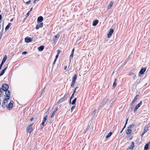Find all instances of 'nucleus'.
I'll return each instance as SVG.
<instances>
[{
  "label": "nucleus",
  "instance_id": "obj_55",
  "mask_svg": "<svg viewBox=\"0 0 150 150\" xmlns=\"http://www.w3.org/2000/svg\"><path fill=\"white\" fill-rule=\"evenodd\" d=\"M33 120V118H32L31 119H30V121H32Z\"/></svg>",
  "mask_w": 150,
  "mask_h": 150
},
{
  "label": "nucleus",
  "instance_id": "obj_16",
  "mask_svg": "<svg viewBox=\"0 0 150 150\" xmlns=\"http://www.w3.org/2000/svg\"><path fill=\"white\" fill-rule=\"evenodd\" d=\"M43 18L42 16L39 17L38 18V21L39 22H41L43 20Z\"/></svg>",
  "mask_w": 150,
  "mask_h": 150
},
{
  "label": "nucleus",
  "instance_id": "obj_26",
  "mask_svg": "<svg viewBox=\"0 0 150 150\" xmlns=\"http://www.w3.org/2000/svg\"><path fill=\"white\" fill-rule=\"evenodd\" d=\"M112 132H110L106 136V138L108 139L109 137H110L111 136V135H112Z\"/></svg>",
  "mask_w": 150,
  "mask_h": 150
},
{
  "label": "nucleus",
  "instance_id": "obj_47",
  "mask_svg": "<svg viewBox=\"0 0 150 150\" xmlns=\"http://www.w3.org/2000/svg\"><path fill=\"white\" fill-rule=\"evenodd\" d=\"M74 48L72 49L71 52L74 53Z\"/></svg>",
  "mask_w": 150,
  "mask_h": 150
},
{
  "label": "nucleus",
  "instance_id": "obj_52",
  "mask_svg": "<svg viewBox=\"0 0 150 150\" xmlns=\"http://www.w3.org/2000/svg\"><path fill=\"white\" fill-rule=\"evenodd\" d=\"M56 41V39L54 38H53V41L54 42H55Z\"/></svg>",
  "mask_w": 150,
  "mask_h": 150
},
{
  "label": "nucleus",
  "instance_id": "obj_6",
  "mask_svg": "<svg viewBox=\"0 0 150 150\" xmlns=\"http://www.w3.org/2000/svg\"><path fill=\"white\" fill-rule=\"evenodd\" d=\"M142 101H140L137 105H136L135 108L134 109V112H135L137 110L140 106L142 104Z\"/></svg>",
  "mask_w": 150,
  "mask_h": 150
},
{
  "label": "nucleus",
  "instance_id": "obj_32",
  "mask_svg": "<svg viewBox=\"0 0 150 150\" xmlns=\"http://www.w3.org/2000/svg\"><path fill=\"white\" fill-rule=\"evenodd\" d=\"M23 0V1L24 3H25L27 4H29L30 3V2L31 1L30 0H29L28 1L25 2V1L26 0Z\"/></svg>",
  "mask_w": 150,
  "mask_h": 150
},
{
  "label": "nucleus",
  "instance_id": "obj_34",
  "mask_svg": "<svg viewBox=\"0 0 150 150\" xmlns=\"http://www.w3.org/2000/svg\"><path fill=\"white\" fill-rule=\"evenodd\" d=\"M75 82L74 81H72L71 83V86L72 87H73L74 86V85L75 84Z\"/></svg>",
  "mask_w": 150,
  "mask_h": 150
},
{
  "label": "nucleus",
  "instance_id": "obj_31",
  "mask_svg": "<svg viewBox=\"0 0 150 150\" xmlns=\"http://www.w3.org/2000/svg\"><path fill=\"white\" fill-rule=\"evenodd\" d=\"M74 53H73L71 52V54L69 57L70 60H71V59L73 57V56Z\"/></svg>",
  "mask_w": 150,
  "mask_h": 150
},
{
  "label": "nucleus",
  "instance_id": "obj_54",
  "mask_svg": "<svg viewBox=\"0 0 150 150\" xmlns=\"http://www.w3.org/2000/svg\"><path fill=\"white\" fill-rule=\"evenodd\" d=\"M145 133H144V132H143V133L141 134V136L142 137V136H143V135H144V134Z\"/></svg>",
  "mask_w": 150,
  "mask_h": 150
},
{
  "label": "nucleus",
  "instance_id": "obj_15",
  "mask_svg": "<svg viewBox=\"0 0 150 150\" xmlns=\"http://www.w3.org/2000/svg\"><path fill=\"white\" fill-rule=\"evenodd\" d=\"M7 68V67H6L5 68H4L2 70L1 72L0 73V76H2V75L4 74V73L6 71V69Z\"/></svg>",
  "mask_w": 150,
  "mask_h": 150
},
{
  "label": "nucleus",
  "instance_id": "obj_2",
  "mask_svg": "<svg viewBox=\"0 0 150 150\" xmlns=\"http://www.w3.org/2000/svg\"><path fill=\"white\" fill-rule=\"evenodd\" d=\"M33 123H32L29 125H28L27 127L26 130L27 132L30 133L32 130V125Z\"/></svg>",
  "mask_w": 150,
  "mask_h": 150
},
{
  "label": "nucleus",
  "instance_id": "obj_17",
  "mask_svg": "<svg viewBox=\"0 0 150 150\" xmlns=\"http://www.w3.org/2000/svg\"><path fill=\"white\" fill-rule=\"evenodd\" d=\"M44 48V46L41 45L38 47V49L39 51H41L43 50Z\"/></svg>",
  "mask_w": 150,
  "mask_h": 150
},
{
  "label": "nucleus",
  "instance_id": "obj_59",
  "mask_svg": "<svg viewBox=\"0 0 150 150\" xmlns=\"http://www.w3.org/2000/svg\"><path fill=\"white\" fill-rule=\"evenodd\" d=\"M123 130H124V129H122V130L120 132V133H122V132L123 131Z\"/></svg>",
  "mask_w": 150,
  "mask_h": 150
},
{
  "label": "nucleus",
  "instance_id": "obj_48",
  "mask_svg": "<svg viewBox=\"0 0 150 150\" xmlns=\"http://www.w3.org/2000/svg\"><path fill=\"white\" fill-rule=\"evenodd\" d=\"M71 99H71V98H70V99H69V103H71Z\"/></svg>",
  "mask_w": 150,
  "mask_h": 150
},
{
  "label": "nucleus",
  "instance_id": "obj_46",
  "mask_svg": "<svg viewBox=\"0 0 150 150\" xmlns=\"http://www.w3.org/2000/svg\"><path fill=\"white\" fill-rule=\"evenodd\" d=\"M30 13V12H29V11L27 13V14H26V16H27V17H28V16H29V13Z\"/></svg>",
  "mask_w": 150,
  "mask_h": 150
},
{
  "label": "nucleus",
  "instance_id": "obj_51",
  "mask_svg": "<svg viewBox=\"0 0 150 150\" xmlns=\"http://www.w3.org/2000/svg\"><path fill=\"white\" fill-rule=\"evenodd\" d=\"M37 0H34V1H33V3L34 4H35L36 3V2Z\"/></svg>",
  "mask_w": 150,
  "mask_h": 150
},
{
  "label": "nucleus",
  "instance_id": "obj_43",
  "mask_svg": "<svg viewBox=\"0 0 150 150\" xmlns=\"http://www.w3.org/2000/svg\"><path fill=\"white\" fill-rule=\"evenodd\" d=\"M74 93H73L70 97L71 98V99H72L74 97Z\"/></svg>",
  "mask_w": 150,
  "mask_h": 150
},
{
  "label": "nucleus",
  "instance_id": "obj_21",
  "mask_svg": "<svg viewBox=\"0 0 150 150\" xmlns=\"http://www.w3.org/2000/svg\"><path fill=\"white\" fill-rule=\"evenodd\" d=\"M113 2L112 1H111L110 2V4H109V5H108V9H110L111 8V7L113 5Z\"/></svg>",
  "mask_w": 150,
  "mask_h": 150
},
{
  "label": "nucleus",
  "instance_id": "obj_45",
  "mask_svg": "<svg viewBox=\"0 0 150 150\" xmlns=\"http://www.w3.org/2000/svg\"><path fill=\"white\" fill-rule=\"evenodd\" d=\"M2 35H3V33H2L1 32L0 33V38L1 39L2 36Z\"/></svg>",
  "mask_w": 150,
  "mask_h": 150
},
{
  "label": "nucleus",
  "instance_id": "obj_18",
  "mask_svg": "<svg viewBox=\"0 0 150 150\" xmlns=\"http://www.w3.org/2000/svg\"><path fill=\"white\" fill-rule=\"evenodd\" d=\"M98 23V21L97 20H96L93 22V25L94 26H96Z\"/></svg>",
  "mask_w": 150,
  "mask_h": 150
},
{
  "label": "nucleus",
  "instance_id": "obj_9",
  "mask_svg": "<svg viewBox=\"0 0 150 150\" xmlns=\"http://www.w3.org/2000/svg\"><path fill=\"white\" fill-rule=\"evenodd\" d=\"M32 39L30 38L26 37L25 38V41L26 43H29L32 41Z\"/></svg>",
  "mask_w": 150,
  "mask_h": 150
},
{
  "label": "nucleus",
  "instance_id": "obj_20",
  "mask_svg": "<svg viewBox=\"0 0 150 150\" xmlns=\"http://www.w3.org/2000/svg\"><path fill=\"white\" fill-rule=\"evenodd\" d=\"M132 132V130L129 129L128 128L126 131V133L127 134H129Z\"/></svg>",
  "mask_w": 150,
  "mask_h": 150
},
{
  "label": "nucleus",
  "instance_id": "obj_60",
  "mask_svg": "<svg viewBox=\"0 0 150 150\" xmlns=\"http://www.w3.org/2000/svg\"><path fill=\"white\" fill-rule=\"evenodd\" d=\"M76 90H75L74 91L73 93H74H74H75V92H76Z\"/></svg>",
  "mask_w": 150,
  "mask_h": 150
},
{
  "label": "nucleus",
  "instance_id": "obj_5",
  "mask_svg": "<svg viewBox=\"0 0 150 150\" xmlns=\"http://www.w3.org/2000/svg\"><path fill=\"white\" fill-rule=\"evenodd\" d=\"M7 59V56L6 55H5L4 57L3 58L2 60V62H1V64L0 65V70L1 69V68L3 66V65L4 63L6 61V59Z\"/></svg>",
  "mask_w": 150,
  "mask_h": 150
},
{
  "label": "nucleus",
  "instance_id": "obj_28",
  "mask_svg": "<svg viewBox=\"0 0 150 150\" xmlns=\"http://www.w3.org/2000/svg\"><path fill=\"white\" fill-rule=\"evenodd\" d=\"M76 98H74V99L72 101V102L71 103V104L72 105L75 104V103H76Z\"/></svg>",
  "mask_w": 150,
  "mask_h": 150
},
{
  "label": "nucleus",
  "instance_id": "obj_50",
  "mask_svg": "<svg viewBox=\"0 0 150 150\" xmlns=\"http://www.w3.org/2000/svg\"><path fill=\"white\" fill-rule=\"evenodd\" d=\"M33 7H32L30 10V11H29V12H30V11H32V10L33 9Z\"/></svg>",
  "mask_w": 150,
  "mask_h": 150
},
{
  "label": "nucleus",
  "instance_id": "obj_33",
  "mask_svg": "<svg viewBox=\"0 0 150 150\" xmlns=\"http://www.w3.org/2000/svg\"><path fill=\"white\" fill-rule=\"evenodd\" d=\"M128 118L126 119V120L125 124V125H124V127H123V129H124L125 128V127H126V125L127 124V121H128Z\"/></svg>",
  "mask_w": 150,
  "mask_h": 150
},
{
  "label": "nucleus",
  "instance_id": "obj_4",
  "mask_svg": "<svg viewBox=\"0 0 150 150\" xmlns=\"http://www.w3.org/2000/svg\"><path fill=\"white\" fill-rule=\"evenodd\" d=\"M5 91V94L6 97L7 99H9L11 95L10 92L9 90H6Z\"/></svg>",
  "mask_w": 150,
  "mask_h": 150
},
{
  "label": "nucleus",
  "instance_id": "obj_7",
  "mask_svg": "<svg viewBox=\"0 0 150 150\" xmlns=\"http://www.w3.org/2000/svg\"><path fill=\"white\" fill-rule=\"evenodd\" d=\"M13 100H11L10 102L8 104V106H7L6 107L8 108H12V106H13Z\"/></svg>",
  "mask_w": 150,
  "mask_h": 150
},
{
  "label": "nucleus",
  "instance_id": "obj_64",
  "mask_svg": "<svg viewBox=\"0 0 150 150\" xmlns=\"http://www.w3.org/2000/svg\"><path fill=\"white\" fill-rule=\"evenodd\" d=\"M84 149V147L83 148L82 150H83Z\"/></svg>",
  "mask_w": 150,
  "mask_h": 150
},
{
  "label": "nucleus",
  "instance_id": "obj_41",
  "mask_svg": "<svg viewBox=\"0 0 150 150\" xmlns=\"http://www.w3.org/2000/svg\"><path fill=\"white\" fill-rule=\"evenodd\" d=\"M2 88H0V97H1V95L2 93Z\"/></svg>",
  "mask_w": 150,
  "mask_h": 150
},
{
  "label": "nucleus",
  "instance_id": "obj_3",
  "mask_svg": "<svg viewBox=\"0 0 150 150\" xmlns=\"http://www.w3.org/2000/svg\"><path fill=\"white\" fill-rule=\"evenodd\" d=\"M2 90L4 91L8 90V88L9 86L7 84H3L2 85Z\"/></svg>",
  "mask_w": 150,
  "mask_h": 150
},
{
  "label": "nucleus",
  "instance_id": "obj_14",
  "mask_svg": "<svg viewBox=\"0 0 150 150\" xmlns=\"http://www.w3.org/2000/svg\"><path fill=\"white\" fill-rule=\"evenodd\" d=\"M134 142H132L131 145L129 146L128 148L127 149V150H128L129 149H130L132 150L133 149L134 147Z\"/></svg>",
  "mask_w": 150,
  "mask_h": 150
},
{
  "label": "nucleus",
  "instance_id": "obj_61",
  "mask_svg": "<svg viewBox=\"0 0 150 150\" xmlns=\"http://www.w3.org/2000/svg\"><path fill=\"white\" fill-rule=\"evenodd\" d=\"M135 76H136V75H135V76L134 77H133V80H134L135 79Z\"/></svg>",
  "mask_w": 150,
  "mask_h": 150
},
{
  "label": "nucleus",
  "instance_id": "obj_10",
  "mask_svg": "<svg viewBox=\"0 0 150 150\" xmlns=\"http://www.w3.org/2000/svg\"><path fill=\"white\" fill-rule=\"evenodd\" d=\"M107 101V100H106V99H104L101 103V104H102V105H100L99 107V108H100L102 107L105 104Z\"/></svg>",
  "mask_w": 150,
  "mask_h": 150
},
{
  "label": "nucleus",
  "instance_id": "obj_57",
  "mask_svg": "<svg viewBox=\"0 0 150 150\" xmlns=\"http://www.w3.org/2000/svg\"><path fill=\"white\" fill-rule=\"evenodd\" d=\"M58 109V108H57L55 110H54V111H55V112H56V111Z\"/></svg>",
  "mask_w": 150,
  "mask_h": 150
},
{
  "label": "nucleus",
  "instance_id": "obj_12",
  "mask_svg": "<svg viewBox=\"0 0 150 150\" xmlns=\"http://www.w3.org/2000/svg\"><path fill=\"white\" fill-rule=\"evenodd\" d=\"M139 97V95H137L134 98V99L132 100V102L131 103L130 105H132L135 100L138 98Z\"/></svg>",
  "mask_w": 150,
  "mask_h": 150
},
{
  "label": "nucleus",
  "instance_id": "obj_42",
  "mask_svg": "<svg viewBox=\"0 0 150 150\" xmlns=\"http://www.w3.org/2000/svg\"><path fill=\"white\" fill-rule=\"evenodd\" d=\"M27 53V51H24L22 53V54L23 55H25Z\"/></svg>",
  "mask_w": 150,
  "mask_h": 150
},
{
  "label": "nucleus",
  "instance_id": "obj_36",
  "mask_svg": "<svg viewBox=\"0 0 150 150\" xmlns=\"http://www.w3.org/2000/svg\"><path fill=\"white\" fill-rule=\"evenodd\" d=\"M47 116H45L43 119V120L44 121H45L47 120Z\"/></svg>",
  "mask_w": 150,
  "mask_h": 150
},
{
  "label": "nucleus",
  "instance_id": "obj_13",
  "mask_svg": "<svg viewBox=\"0 0 150 150\" xmlns=\"http://www.w3.org/2000/svg\"><path fill=\"white\" fill-rule=\"evenodd\" d=\"M146 70V68L144 67L141 69L139 72V73L140 74H143L145 71Z\"/></svg>",
  "mask_w": 150,
  "mask_h": 150
},
{
  "label": "nucleus",
  "instance_id": "obj_37",
  "mask_svg": "<svg viewBox=\"0 0 150 150\" xmlns=\"http://www.w3.org/2000/svg\"><path fill=\"white\" fill-rule=\"evenodd\" d=\"M59 34H58L57 35H55L54 37V38H59Z\"/></svg>",
  "mask_w": 150,
  "mask_h": 150
},
{
  "label": "nucleus",
  "instance_id": "obj_58",
  "mask_svg": "<svg viewBox=\"0 0 150 150\" xmlns=\"http://www.w3.org/2000/svg\"><path fill=\"white\" fill-rule=\"evenodd\" d=\"M77 88H78V87H76L75 88V90H76L77 89Z\"/></svg>",
  "mask_w": 150,
  "mask_h": 150
},
{
  "label": "nucleus",
  "instance_id": "obj_24",
  "mask_svg": "<svg viewBox=\"0 0 150 150\" xmlns=\"http://www.w3.org/2000/svg\"><path fill=\"white\" fill-rule=\"evenodd\" d=\"M11 25V23H9L7 25V26H6L5 28V30H8L9 29V27Z\"/></svg>",
  "mask_w": 150,
  "mask_h": 150
},
{
  "label": "nucleus",
  "instance_id": "obj_38",
  "mask_svg": "<svg viewBox=\"0 0 150 150\" xmlns=\"http://www.w3.org/2000/svg\"><path fill=\"white\" fill-rule=\"evenodd\" d=\"M40 28V27H39V25L38 24H37V25H36V26L35 28H36V29L38 30V29H39V28Z\"/></svg>",
  "mask_w": 150,
  "mask_h": 150
},
{
  "label": "nucleus",
  "instance_id": "obj_11",
  "mask_svg": "<svg viewBox=\"0 0 150 150\" xmlns=\"http://www.w3.org/2000/svg\"><path fill=\"white\" fill-rule=\"evenodd\" d=\"M8 99H7V98H5L3 101V102L2 103V106L3 108H4L5 107V104L6 103L8 102Z\"/></svg>",
  "mask_w": 150,
  "mask_h": 150
},
{
  "label": "nucleus",
  "instance_id": "obj_53",
  "mask_svg": "<svg viewBox=\"0 0 150 150\" xmlns=\"http://www.w3.org/2000/svg\"><path fill=\"white\" fill-rule=\"evenodd\" d=\"M133 74L132 73H130L129 74V75L131 76Z\"/></svg>",
  "mask_w": 150,
  "mask_h": 150
},
{
  "label": "nucleus",
  "instance_id": "obj_62",
  "mask_svg": "<svg viewBox=\"0 0 150 150\" xmlns=\"http://www.w3.org/2000/svg\"><path fill=\"white\" fill-rule=\"evenodd\" d=\"M13 19H11V20H10V21H13Z\"/></svg>",
  "mask_w": 150,
  "mask_h": 150
},
{
  "label": "nucleus",
  "instance_id": "obj_49",
  "mask_svg": "<svg viewBox=\"0 0 150 150\" xmlns=\"http://www.w3.org/2000/svg\"><path fill=\"white\" fill-rule=\"evenodd\" d=\"M2 15L1 14H0V20H1L2 19Z\"/></svg>",
  "mask_w": 150,
  "mask_h": 150
},
{
  "label": "nucleus",
  "instance_id": "obj_1",
  "mask_svg": "<svg viewBox=\"0 0 150 150\" xmlns=\"http://www.w3.org/2000/svg\"><path fill=\"white\" fill-rule=\"evenodd\" d=\"M68 96V95L67 93L65 94L63 98H61L57 101V104H59V103H60L64 101L67 99Z\"/></svg>",
  "mask_w": 150,
  "mask_h": 150
},
{
  "label": "nucleus",
  "instance_id": "obj_30",
  "mask_svg": "<svg viewBox=\"0 0 150 150\" xmlns=\"http://www.w3.org/2000/svg\"><path fill=\"white\" fill-rule=\"evenodd\" d=\"M56 112H55V111H54L53 112H52V114L51 115V118H52V117H54V115H55V114Z\"/></svg>",
  "mask_w": 150,
  "mask_h": 150
},
{
  "label": "nucleus",
  "instance_id": "obj_25",
  "mask_svg": "<svg viewBox=\"0 0 150 150\" xmlns=\"http://www.w3.org/2000/svg\"><path fill=\"white\" fill-rule=\"evenodd\" d=\"M149 144H146L145 145L144 150H147L149 148Z\"/></svg>",
  "mask_w": 150,
  "mask_h": 150
},
{
  "label": "nucleus",
  "instance_id": "obj_35",
  "mask_svg": "<svg viewBox=\"0 0 150 150\" xmlns=\"http://www.w3.org/2000/svg\"><path fill=\"white\" fill-rule=\"evenodd\" d=\"M75 106H73L71 108V112H72L73 110L75 108Z\"/></svg>",
  "mask_w": 150,
  "mask_h": 150
},
{
  "label": "nucleus",
  "instance_id": "obj_40",
  "mask_svg": "<svg viewBox=\"0 0 150 150\" xmlns=\"http://www.w3.org/2000/svg\"><path fill=\"white\" fill-rule=\"evenodd\" d=\"M56 60H54V62H53V64H52V69L53 68L55 64V62H56Z\"/></svg>",
  "mask_w": 150,
  "mask_h": 150
},
{
  "label": "nucleus",
  "instance_id": "obj_8",
  "mask_svg": "<svg viewBox=\"0 0 150 150\" xmlns=\"http://www.w3.org/2000/svg\"><path fill=\"white\" fill-rule=\"evenodd\" d=\"M113 32V30L112 28H110V31L108 33V34L107 37L108 38H110L112 33Z\"/></svg>",
  "mask_w": 150,
  "mask_h": 150
},
{
  "label": "nucleus",
  "instance_id": "obj_56",
  "mask_svg": "<svg viewBox=\"0 0 150 150\" xmlns=\"http://www.w3.org/2000/svg\"><path fill=\"white\" fill-rule=\"evenodd\" d=\"M67 66H66L64 67V69L65 70V69H67Z\"/></svg>",
  "mask_w": 150,
  "mask_h": 150
},
{
  "label": "nucleus",
  "instance_id": "obj_29",
  "mask_svg": "<svg viewBox=\"0 0 150 150\" xmlns=\"http://www.w3.org/2000/svg\"><path fill=\"white\" fill-rule=\"evenodd\" d=\"M116 79H115V81H114V82L113 83V87H114V88H115L116 86Z\"/></svg>",
  "mask_w": 150,
  "mask_h": 150
},
{
  "label": "nucleus",
  "instance_id": "obj_23",
  "mask_svg": "<svg viewBox=\"0 0 150 150\" xmlns=\"http://www.w3.org/2000/svg\"><path fill=\"white\" fill-rule=\"evenodd\" d=\"M77 78V76L76 74H74V76L72 78V81H75L76 79Z\"/></svg>",
  "mask_w": 150,
  "mask_h": 150
},
{
  "label": "nucleus",
  "instance_id": "obj_44",
  "mask_svg": "<svg viewBox=\"0 0 150 150\" xmlns=\"http://www.w3.org/2000/svg\"><path fill=\"white\" fill-rule=\"evenodd\" d=\"M45 122V121H44L43 120V122H42V125L44 126Z\"/></svg>",
  "mask_w": 150,
  "mask_h": 150
},
{
  "label": "nucleus",
  "instance_id": "obj_39",
  "mask_svg": "<svg viewBox=\"0 0 150 150\" xmlns=\"http://www.w3.org/2000/svg\"><path fill=\"white\" fill-rule=\"evenodd\" d=\"M38 25H39V27L40 28H42L43 27V23H41L40 24Z\"/></svg>",
  "mask_w": 150,
  "mask_h": 150
},
{
  "label": "nucleus",
  "instance_id": "obj_27",
  "mask_svg": "<svg viewBox=\"0 0 150 150\" xmlns=\"http://www.w3.org/2000/svg\"><path fill=\"white\" fill-rule=\"evenodd\" d=\"M135 125V124H132V125H129L127 128H128L130 129L134 127Z\"/></svg>",
  "mask_w": 150,
  "mask_h": 150
},
{
  "label": "nucleus",
  "instance_id": "obj_63",
  "mask_svg": "<svg viewBox=\"0 0 150 150\" xmlns=\"http://www.w3.org/2000/svg\"><path fill=\"white\" fill-rule=\"evenodd\" d=\"M147 144H149V145L150 144V141Z\"/></svg>",
  "mask_w": 150,
  "mask_h": 150
},
{
  "label": "nucleus",
  "instance_id": "obj_22",
  "mask_svg": "<svg viewBox=\"0 0 150 150\" xmlns=\"http://www.w3.org/2000/svg\"><path fill=\"white\" fill-rule=\"evenodd\" d=\"M148 126L146 125L144 127V133H145L148 131Z\"/></svg>",
  "mask_w": 150,
  "mask_h": 150
},
{
  "label": "nucleus",
  "instance_id": "obj_19",
  "mask_svg": "<svg viewBox=\"0 0 150 150\" xmlns=\"http://www.w3.org/2000/svg\"><path fill=\"white\" fill-rule=\"evenodd\" d=\"M60 52H61V51L60 50H58L57 51V54L55 56V59H54L55 60H57V59L58 57L59 54Z\"/></svg>",
  "mask_w": 150,
  "mask_h": 150
}]
</instances>
